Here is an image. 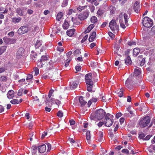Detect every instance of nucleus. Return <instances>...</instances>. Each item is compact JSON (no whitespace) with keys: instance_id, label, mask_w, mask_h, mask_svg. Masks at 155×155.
<instances>
[{"instance_id":"obj_1","label":"nucleus","mask_w":155,"mask_h":155,"mask_svg":"<svg viewBox=\"0 0 155 155\" xmlns=\"http://www.w3.org/2000/svg\"><path fill=\"white\" fill-rule=\"evenodd\" d=\"M150 119L149 116H146L140 120L139 123V125L142 128H144L148 126L150 123Z\"/></svg>"},{"instance_id":"obj_2","label":"nucleus","mask_w":155,"mask_h":155,"mask_svg":"<svg viewBox=\"0 0 155 155\" xmlns=\"http://www.w3.org/2000/svg\"><path fill=\"white\" fill-rule=\"evenodd\" d=\"M142 21L143 24L145 27L149 28L153 25L152 20L148 17H144Z\"/></svg>"},{"instance_id":"obj_3","label":"nucleus","mask_w":155,"mask_h":155,"mask_svg":"<svg viewBox=\"0 0 155 155\" xmlns=\"http://www.w3.org/2000/svg\"><path fill=\"white\" fill-rule=\"evenodd\" d=\"M105 112L102 109H100L96 111L95 114V118L100 120L102 119L105 115Z\"/></svg>"},{"instance_id":"obj_4","label":"nucleus","mask_w":155,"mask_h":155,"mask_svg":"<svg viewBox=\"0 0 155 155\" xmlns=\"http://www.w3.org/2000/svg\"><path fill=\"white\" fill-rule=\"evenodd\" d=\"M47 60L48 57L46 56H42L40 60L37 62V66L39 68L45 66V64H47L46 61Z\"/></svg>"},{"instance_id":"obj_5","label":"nucleus","mask_w":155,"mask_h":155,"mask_svg":"<svg viewBox=\"0 0 155 155\" xmlns=\"http://www.w3.org/2000/svg\"><path fill=\"white\" fill-rule=\"evenodd\" d=\"M109 26L112 31H118L119 26L117 24L115 20H112L109 23Z\"/></svg>"},{"instance_id":"obj_6","label":"nucleus","mask_w":155,"mask_h":155,"mask_svg":"<svg viewBox=\"0 0 155 155\" xmlns=\"http://www.w3.org/2000/svg\"><path fill=\"white\" fill-rule=\"evenodd\" d=\"M28 28L26 26H21L18 30V33L19 35H23L28 31Z\"/></svg>"},{"instance_id":"obj_7","label":"nucleus","mask_w":155,"mask_h":155,"mask_svg":"<svg viewBox=\"0 0 155 155\" xmlns=\"http://www.w3.org/2000/svg\"><path fill=\"white\" fill-rule=\"evenodd\" d=\"M53 71L54 72L52 75L51 78L52 80H57L59 78H60V73L58 72V70L57 69H54Z\"/></svg>"},{"instance_id":"obj_8","label":"nucleus","mask_w":155,"mask_h":155,"mask_svg":"<svg viewBox=\"0 0 155 155\" xmlns=\"http://www.w3.org/2000/svg\"><path fill=\"white\" fill-rule=\"evenodd\" d=\"M4 42L7 44H15L16 42V40L13 38H10L6 36L3 38Z\"/></svg>"},{"instance_id":"obj_9","label":"nucleus","mask_w":155,"mask_h":155,"mask_svg":"<svg viewBox=\"0 0 155 155\" xmlns=\"http://www.w3.org/2000/svg\"><path fill=\"white\" fill-rule=\"evenodd\" d=\"M140 2L136 1L134 4L133 9L134 11L137 13H138L141 9V7L140 5Z\"/></svg>"},{"instance_id":"obj_10","label":"nucleus","mask_w":155,"mask_h":155,"mask_svg":"<svg viewBox=\"0 0 155 155\" xmlns=\"http://www.w3.org/2000/svg\"><path fill=\"white\" fill-rule=\"evenodd\" d=\"M85 79L86 84L89 83H93L92 80V75L91 73H89L85 75Z\"/></svg>"},{"instance_id":"obj_11","label":"nucleus","mask_w":155,"mask_h":155,"mask_svg":"<svg viewBox=\"0 0 155 155\" xmlns=\"http://www.w3.org/2000/svg\"><path fill=\"white\" fill-rule=\"evenodd\" d=\"M46 150V146L45 145L43 144L41 145L38 147V153L39 155H41L39 154L40 153L41 154L45 152Z\"/></svg>"},{"instance_id":"obj_12","label":"nucleus","mask_w":155,"mask_h":155,"mask_svg":"<svg viewBox=\"0 0 155 155\" xmlns=\"http://www.w3.org/2000/svg\"><path fill=\"white\" fill-rule=\"evenodd\" d=\"M132 81V77H130L126 81L125 83V85L130 90L133 88V86L131 84Z\"/></svg>"},{"instance_id":"obj_13","label":"nucleus","mask_w":155,"mask_h":155,"mask_svg":"<svg viewBox=\"0 0 155 155\" xmlns=\"http://www.w3.org/2000/svg\"><path fill=\"white\" fill-rule=\"evenodd\" d=\"M25 51V49L23 48H20L16 53V57L17 58H19L22 56Z\"/></svg>"},{"instance_id":"obj_14","label":"nucleus","mask_w":155,"mask_h":155,"mask_svg":"<svg viewBox=\"0 0 155 155\" xmlns=\"http://www.w3.org/2000/svg\"><path fill=\"white\" fill-rule=\"evenodd\" d=\"M113 121V118H105V125L107 127H110L112 125Z\"/></svg>"},{"instance_id":"obj_15","label":"nucleus","mask_w":155,"mask_h":155,"mask_svg":"<svg viewBox=\"0 0 155 155\" xmlns=\"http://www.w3.org/2000/svg\"><path fill=\"white\" fill-rule=\"evenodd\" d=\"M96 38V34L95 31H93L90 35V37L88 38L89 42H92L95 40Z\"/></svg>"},{"instance_id":"obj_16","label":"nucleus","mask_w":155,"mask_h":155,"mask_svg":"<svg viewBox=\"0 0 155 155\" xmlns=\"http://www.w3.org/2000/svg\"><path fill=\"white\" fill-rule=\"evenodd\" d=\"M88 15V14L87 12H84L83 14L79 15L78 16V18L81 20H84L87 18Z\"/></svg>"},{"instance_id":"obj_17","label":"nucleus","mask_w":155,"mask_h":155,"mask_svg":"<svg viewBox=\"0 0 155 155\" xmlns=\"http://www.w3.org/2000/svg\"><path fill=\"white\" fill-rule=\"evenodd\" d=\"M33 102L34 103L38 104L39 106L42 105L41 102L40 101L39 99L37 96L33 97Z\"/></svg>"},{"instance_id":"obj_18","label":"nucleus","mask_w":155,"mask_h":155,"mask_svg":"<svg viewBox=\"0 0 155 155\" xmlns=\"http://www.w3.org/2000/svg\"><path fill=\"white\" fill-rule=\"evenodd\" d=\"M79 84V82L78 81H73L71 83V89H75Z\"/></svg>"},{"instance_id":"obj_19","label":"nucleus","mask_w":155,"mask_h":155,"mask_svg":"<svg viewBox=\"0 0 155 155\" xmlns=\"http://www.w3.org/2000/svg\"><path fill=\"white\" fill-rule=\"evenodd\" d=\"M79 100L81 107L84 106L87 103V102L84 99L82 96H80L79 98Z\"/></svg>"},{"instance_id":"obj_20","label":"nucleus","mask_w":155,"mask_h":155,"mask_svg":"<svg viewBox=\"0 0 155 155\" xmlns=\"http://www.w3.org/2000/svg\"><path fill=\"white\" fill-rule=\"evenodd\" d=\"M75 31L74 28L68 30L67 31V35L69 37H72L74 34Z\"/></svg>"},{"instance_id":"obj_21","label":"nucleus","mask_w":155,"mask_h":155,"mask_svg":"<svg viewBox=\"0 0 155 155\" xmlns=\"http://www.w3.org/2000/svg\"><path fill=\"white\" fill-rule=\"evenodd\" d=\"M38 147L36 146H33L31 148V151L33 154H37Z\"/></svg>"},{"instance_id":"obj_22","label":"nucleus","mask_w":155,"mask_h":155,"mask_svg":"<svg viewBox=\"0 0 155 155\" xmlns=\"http://www.w3.org/2000/svg\"><path fill=\"white\" fill-rule=\"evenodd\" d=\"M7 97L8 98L11 99L14 96V91L12 90H10L8 91L7 94Z\"/></svg>"},{"instance_id":"obj_23","label":"nucleus","mask_w":155,"mask_h":155,"mask_svg":"<svg viewBox=\"0 0 155 155\" xmlns=\"http://www.w3.org/2000/svg\"><path fill=\"white\" fill-rule=\"evenodd\" d=\"M94 25L93 24L90 25L87 28V29H86L84 31V33L86 34L89 32L91 31L94 28Z\"/></svg>"},{"instance_id":"obj_24","label":"nucleus","mask_w":155,"mask_h":155,"mask_svg":"<svg viewBox=\"0 0 155 155\" xmlns=\"http://www.w3.org/2000/svg\"><path fill=\"white\" fill-rule=\"evenodd\" d=\"M124 60L125 63L127 65H130L132 61L130 57L129 56H127L126 58Z\"/></svg>"},{"instance_id":"obj_25","label":"nucleus","mask_w":155,"mask_h":155,"mask_svg":"<svg viewBox=\"0 0 155 155\" xmlns=\"http://www.w3.org/2000/svg\"><path fill=\"white\" fill-rule=\"evenodd\" d=\"M21 20V18L19 17L18 18L14 17L12 18V22L15 24L19 22Z\"/></svg>"},{"instance_id":"obj_26","label":"nucleus","mask_w":155,"mask_h":155,"mask_svg":"<svg viewBox=\"0 0 155 155\" xmlns=\"http://www.w3.org/2000/svg\"><path fill=\"white\" fill-rule=\"evenodd\" d=\"M140 51L139 48H134L133 50V54L134 55L136 56L139 54Z\"/></svg>"},{"instance_id":"obj_27","label":"nucleus","mask_w":155,"mask_h":155,"mask_svg":"<svg viewBox=\"0 0 155 155\" xmlns=\"http://www.w3.org/2000/svg\"><path fill=\"white\" fill-rule=\"evenodd\" d=\"M98 140L100 142H102L103 140V134L101 132H99V136L98 138Z\"/></svg>"},{"instance_id":"obj_28","label":"nucleus","mask_w":155,"mask_h":155,"mask_svg":"<svg viewBox=\"0 0 155 155\" xmlns=\"http://www.w3.org/2000/svg\"><path fill=\"white\" fill-rule=\"evenodd\" d=\"M16 12L21 16H22L24 15L23 11L20 8H18L16 10Z\"/></svg>"},{"instance_id":"obj_29","label":"nucleus","mask_w":155,"mask_h":155,"mask_svg":"<svg viewBox=\"0 0 155 155\" xmlns=\"http://www.w3.org/2000/svg\"><path fill=\"white\" fill-rule=\"evenodd\" d=\"M93 83H89L88 84H86L87 85V90L89 92H91L92 91V88L93 87Z\"/></svg>"},{"instance_id":"obj_30","label":"nucleus","mask_w":155,"mask_h":155,"mask_svg":"<svg viewBox=\"0 0 155 155\" xmlns=\"http://www.w3.org/2000/svg\"><path fill=\"white\" fill-rule=\"evenodd\" d=\"M69 25L68 23L66 20H65L64 23L63 24V27L64 29H67L69 27Z\"/></svg>"},{"instance_id":"obj_31","label":"nucleus","mask_w":155,"mask_h":155,"mask_svg":"<svg viewBox=\"0 0 155 155\" xmlns=\"http://www.w3.org/2000/svg\"><path fill=\"white\" fill-rule=\"evenodd\" d=\"M91 21L92 23L95 24L97 22V19L96 17L93 16L91 18Z\"/></svg>"},{"instance_id":"obj_32","label":"nucleus","mask_w":155,"mask_h":155,"mask_svg":"<svg viewBox=\"0 0 155 155\" xmlns=\"http://www.w3.org/2000/svg\"><path fill=\"white\" fill-rule=\"evenodd\" d=\"M63 16V13L62 12H60L56 16V19L58 21H59L61 18Z\"/></svg>"},{"instance_id":"obj_33","label":"nucleus","mask_w":155,"mask_h":155,"mask_svg":"<svg viewBox=\"0 0 155 155\" xmlns=\"http://www.w3.org/2000/svg\"><path fill=\"white\" fill-rule=\"evenodd\" d=\"M42 45L41 42L40 40H37L35 45V47L36 48H38Z\"/></svg>"},{"instance_id":"obj_34","label":"nucleus","mask_w":155,"mask_h":155,"mask_svg":"<svg viewBox=\"0 0 155 155\" xmlns=\"http://www.w3.org/2000/svg\"><path fill=\"white\" fill-rule=\"evenodd\" d=\"M6 49V47L5 46H2L0 48V55L5 51Z\"/></svg>"},{"instance_id":"obj_35","label":"nucleus","mask_w":155,"mask_h":155,"mask_svg":"<svg viewBox=\"0 0 155 155\" xmlns=\"http://www.w3.org/2000/svg\"><path fill=\"white\" fill-rule=\"evenodd\" d=\"M33 76L32 74H28L27 75L26 79L28 81H31L33 78Z\"/></svg>"},{"instance_id":"obj_36","label":"nucleus","mask_w":155,"mask_h":155,"mask_svg":"<svg viewBox=\"0 0 155 155\" xmlns=\"http://www.w3.org/2000/svg\"><path fill=\"white\" fill-rule=\"evenodd\" d=\"M10 103L13 104H16L19 103V101L17 99H13L10 101Z\"/></svg>"},{"instance_id":"obj_37","label":"nucleus","mask_w":155,"mask_h":155,"mask_svg":"<svg viewBox=\"0 0 155 155\" xmlns=\"http://www.w3.org/2000/svg\"><path fill=\"white\" fill-rule=\"evenodd\" d=\"M104 12V11L101 9H99L97 12V14L99 16H101Z\"/></svg>"},{"instance_id":"obj_38","label":"nucleus","mask_w":155,"mask_h":155,"mask_svg":"<svg viewBox=\"0 0 155 155\" xmlns=\"http://www.w3.org/2000/svg\"><path fill=\"white\" fill-rule=\"evenodd\" d=\"M81 53L79 49H76L74 52V55L75 56H78Z\"/></svg>"},{"instance_id":"obj_39","label":"nucleus","mask_w":155,"mask_h":155,"mask_svg":"<svg viewBox=\"0 0 155 155\" xmlns=\"http://www.w3.org/2000/svg\"><path fill=\"white\" fill-rule=\"evenodd\" d=\"M145 136V134L143 132H141L140 134H139V137L140 139H142L143 140H144Z\"/></svg>"},{"instance_id":"obj_40","label":"nucleus","mask_w":155,"mask_h":155,"mask_svg":"<svg viewBox=\"0 0 155 155\" xmlns=\"http://www.w3.org/2000/svg\"><path fill=\"white\" fill-rule=\"evenodd\" d=\"M86 138L87 140H89L91 139L90 133L89 131H87L86 133Z\"/></svg>"},{"instance_id":"obj_41","label":"nucleus","mask_w":155,"mask_h":155,"mask_svg":"<svg viewBox=\"0 0 155 155\" xmlns=\"http://www.w3.org/2000/svg\"><path fill=\"white\" fill-rule=\"evenodd\" d=\"M114 48L115 49L114 54H117L118 55H119V54H118V52L120 48L117 46H115L114 47Z\"/></svg>"},{"instance_id":"obj_42","label":"nucleus","mask_w":155,"mask_h":155,"mask_svg":"<svg viewBox=\"0 0 155 155\" xmlns=\"http://www.w3.org/2000/svg\"><path fill=\"white\" fill-rule=\"evenodd\" d=\"M68 4V0H64L62 2L61 6L63 7H65Z\"/></svg>"},{"instance_id":"obj_43","label":"nucleus","mask_w":155,"mask_h":155,"mask_svg":"<svg viewBox=\"0 0 155 155\" xmlns=\"http://www.w3.org/2000/svg\"><path fill=\"white\" fill-rule=\"evenodd\" d=\"M121 91H120L118 93V96L119 97H121L123 96V92L124 91V90L122 88L121 89Z\"/></svg>"},{"instance_id":"obj_44","label":"nucleus","mask_w":155,"mask_h":155,"mask_svg":"<svg viewBox=\"0 0 155 155\" xmlns=\"http://www.w3.org/2000/svg\"><path fill=\"white\" fill-rule=\"evenodd\" d=\"M7 77L5 76H2L0 78V81L3 82H5L7 81Z\"/></svg>"},{"instance_id":"obj_45","label":"nucleus","mask_w":155,"mask_h":155,"mask_svg":"<svg viewBox=\"0 0 155 155\" xmlns=\"http://www.w3.org/2000/svg\"><path fill=\"white\" fill-rule=\"evenodd\" d=\"M134 72L136 76H137L138 75H139L140 73V71L137 68L134 69Z\"/></svg>"},{"instance_id":"obj_46","label":"nucleus","mask_w":155,"mask_h":155,"mask_svg":"<svg viewBox=\"0 0 155 155\" xmlns=\"http://www.w3.org/2000/svg\"><path fill=\"white\" fill-rule=\"evenodd\" d=\"M88 35H86L85 36H84L83 39H82L81 42V43H84L85 41L86 40H87L88 38Z\"/></svg>"},{"instance_id":"obj_47","label":"nucleus","mask_w":155,"mask_h":155,"mask_svg":"<svg viewBox=\"0 0 155 155\" xmlns=\"http://www.w3.org/2000/svg\"><path fill=\"white\" fill-rule=\"evenodd\" d=\"M87 7V6H80L78 8V10L80 11H81L82 10L85 9L86 7Z\"/></svg>"},{"instance_id":"obj_48","label":"nucleus","mask_w":155,"mask_h":155,"mask_svg":"<svg viewBox=\"0 0 155 155\" xmlns=\"http://www.w3.org/2000/svg\"><path fill=\"white\" fill-rule=\"evenodd\" d=\"M34 71L35 72V75L37 76L38 74L39 73V70L37 68H35L34 70Z\"/></svg>"},{"instance_id":"obj_49","label":"nucleus","mask_w":155,"mask_h":155,"mask_svg":"<svg viewBox=\"0 0 155 155\" xmlns=\"http://www.w3.org/2000/svg\"><path fill=\"white\" fill-rule=\"evenodd\" d=\"M54 91L52 89H51L49 91L48 95V97H49V98H50L51 97V96H52V94L53 93Z\"/></svg>"},{"instance_id":"obj_50","label":"nucleus","mask_w":155,"mask_h":155,"mask_svg":"<svg viewBox=\"0 0 155 155\" xmlns=\"http://www.w3.org/2000/svg\"><path fill=\"white\" fill-rule=\"evenodd\" d=\"M113 117H114V116L113 115H111L109 113H107L105 115V118H113Z\"/></svg>"},{"instance_id":"obj_51","label":"nucleus","mask_w":155,"mask_h":155,"mask_svg":"<svg viewBox=\"0 0 155 155\" xmlns=\"http://www.w3.org/2000/svg\"><path fill=\"white\" fill-rule=\"evenodd\" d=\"M122 152L123 153H125L127 154H129V151L127 149H124L122 150Z\"/></svg>"},{"instance_id":"obj_52","label":"nucleus","mask_w":155,"mask_h":155,"mask_svg":"<svg viewBox=\"0 0 155 155\" xmlns=\"http://www.w3.org/2000/svg\"><path fill=\"white\" fill-rule=\"evenodd\" d=\"M57 116L60 117H61L63 116V113L62 111H59L58 112Z\"/></svg>"},{"instance_id":"obj_53","label":"nucleus","mask_w":155,"mask_h":155,"mask_svg":"<svg viewBox=\"0 0 155 155\" xmlns=\"http://www.w3.org/2000/svg\"><path fill=\"white\" fill-rule=\"evenodd\" d=\"M23 90L22 89H20L18 91V96H21L22 95Z\"/></svg>"},{"instance_id":"obj_54","label":"nucleus","mask_w":155,"mask_h":155,"mask_svg":"<svg viewBox=\"0 0 155 155\" xmlns=\"http://www.w3.org/2000/svg\"><path fill=\"white\" fill-rule=\"evenodd\" d=\"M109 36L112 38V39L114 38L115 37V35L112 33L111 32H109L108 33Z\"/></svg>"},{"instance_id":"obj_55","label":"nucleus","mask_w":155,"mask_h":155,"mask_svg":"<svg viewBox=\"0 0 155 155\" xmlns=\"http://www.w3.org/2000/svg\"><path fill=\"white\" fill-rule=\"evenodd\" d=\"M6 70V69L4 67H0V74L4 72Z\"/></svg>"},{"instance_id":"obj_56","label":"nucleus","mask_w":155,"mask_h":155,"mask_svg":"<svg viewBox=\"0 0 155 155\" xmlns=\"http://www.w3.org/2000/svg\"><path fill=\"white\" fill-rule=\"evenodd\" d=\"M81 66L79 65L75 67V69L77 71H80L81 69Z\"/></svg>"},{"instance_id":"obj_57","label":"nucleus","mask_w":155,"mask_h":155,"mask_svg":"<svg viewBox=\"0 0 155 155\" xmlns=\"http://www.w3.org/2000/svg\"><path fill=\"white\" fill-rule=\"evenodd\" d=\"M152 137L151 135H147L144 139V140H148L150 139V138Z\"/></svg>"},{"instance_id":"obj_58","label":"nucleus","mask_w":155,"mask_h":155,"mask_svg":"<svg viewBox=\"0 0 155 155\" xmlns=\"http://www.w3.org/2000/svg\"><path fill=\"white\" fill-rule=\"evenodd\" d=\"M128 45L130 46H131L133 45H136V43L135 42H129L128 43Z\"/></svg>"},{"instance_id":"obj_59","label":"nucleus","mask_w":155,"mask_h":155,"mask_svg":"<svg viewBox=\"0 0 155 155\" xmlns=\"http://www.w3.org/2000/svg\"><path fill=\"white\" fill-rule=\"evenodd\" d=\"M145 59L144 58H143L140 63V65L141 66L145 64Z\"/></svg>"},{"instance_id":"obj_60","label":"nucleus","mask_w":155,"mask_h":155,"mask_svg":"<svg viewBox=\"0 0 155 155\" xmlns=\"http://www.w3.org/2000/svg\"><path fill=\"white\" fill-rule=\"evenodd\" d=\"M31 52H32V54H31V57L32 58V56L34 57V58H35L36 57V56H37V54L36 53L34 52H33L32 51Z\"/></svg>"},{"instance_id":"obj_61","label":"nucleus","mask_w":155,"mask_h":155,"mask_svg":"<svg viewBox=\"0 0 155 155\" xmlns=\"http://www.w3.org/2000/svg\"><path fill=\"white\" fill-rule=\"evenodd\" d=\"M47 132L45 131L43 132L41 135V138L43 139L47 135Z\"/></svg>"},{"instance_id":"obj_62","label":"nucleus","mask_w":155,"mask_h":155,"mask_svg":"<svg viewBox=\"0 0 155 155\" xmlns=\"http://www.w3.org/2000/svg\"><path fill=\"white\" fill-rule=\"evenodd\" d=\"M78 61H83V59L82 57H78L77 58H75V59Z\"/></svg>"},{"instance_id":"obj_63","label":"nucleus","mask_w":155,"mask_h":155,"mask_svg":"<svg viewBox=\"0 0 155 155\" xmlns=\"http://www.w3.org/2000/svg\"><path fill=\"white\" fill-rule=\"evenodd\" d=\"M8 35L9 36L12 37L14 35V33L13 31H12L8 33Z\"/></svg>"},{"instance_id":"obj_64","label":"nucleus","mask_w":155,"mask_h":155,"mask_svg":"<svg viewBox=\"0 0 155 155\" xmlns=\"http://www.w3.org/2000/svg\"><path fill=\"white\" fill-rule=\"evenodd\" d=\"M72 52L71 51H69L66 54V56H67V58H70V56L72 54Z\"/></svg>"}]
</instances>
